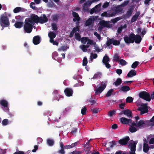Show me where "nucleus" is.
Listing matches in <instances>:
<instances>
[{"label": "nucleus", "mask_w": 154, "mask_h": 154, "mask_svg": "<svg viewBox=\"0 0 154 154\" xmlns=\"http://www.w3.org/2000/svg\"><path fill=\"white\" fill-rule=\"evenodd\" d=\"M124 39L125 42L127 44L133 43L134 42L137 44H139L142 40L141 37L140 35H135L133 33L130 34L129 37L127 36H125Z\"/></svg>", "instance_id": "obj_1"}, {"label": "nucleus", "mask_w": 154, "mask_h": 154, "mask_svg": "<svg viewBox=\"0 0 154 154\" xmlns=\"http://www.w3.org/2000/svg\"><path fill=\"white\" fill-rule=\"evenodd\" d=\"M33 25L29 22V20L26 19L25 21V24L24 26L23 29L24 32L27 33H31L32 30Z\"/></svg>", "instance_id": "obj_2"}, {"label": "nucleus", "mask_w": 154, "mask_h": 154, "mask_svg": "<svg viewBox=\"0 0 154 154\" xmlns=\"http://www.w3.org/2000/svg\"><path fill=\"white\" fill-rule=\"evenodd\" d=\"M106 82H103L101 85L98 88L94 87L95 88V94L97 95L100 94L105 89L106 86Z\"/></svg>", "instance_id": "obj_3"}, {"label": "nucleus", "mask_w": 154, "mask_h": 154, "mask_svg": "<svg viewBox=\"0 0 154 154\" xmlns=\"http://www.w3.org/2000/svg\"><path fill=\"white\" fill-rule=\"evenodd\" d=\"M139 96L140 98L147 101H150L151 100L150 94L146 91L140 92L139 94Z\"/></svg>", "instance_id": "obj_4"}, {"label": "nucleus", "mask_w": 154, "mask_h": 154, "mask_svg": "<svg viewBox=\"0 0 154 154\" xmlns=\"http://www.w3.org/2000/svg\"><path fill=\"white\" fill-rule=\"evenodd\" d=\"M0 24L1 26L2 25H5L6 26H9L10 23L8 18L6 16L2 15L0 19Z\"/></svg>", "instance_id": "obj_5"}, {"label": "nucleus", "mask_w": 154, "mask_h": 154, "mask_svg": "<svg viewBox=\"0 0 154 154\" xmlns=\"http://www.w3.org/2000/svg\"><path fill=\"white\" fill-rule=\"evenodd\" d=\"M27 19L29 20V22H30L33 25L35 23L37 24L39 23V17L37 15L33 14V16L30 18H27Z\"/></svg>", "instance_id": "obj_6"}, {"label": "nucleus", "mask_w": 154, "mask_h": 154, "mask_svg": "<svg viewBox=\"0 0 154 154\" xmlns=\"http://www.w3.org/2000/svg\"><path fill=\"white\" fill-rule=\"evenodd\" d=\"M137 110L140 112V115H142L143 114L146 113L148 112L147 106L146 104H142L138 107Z\"/></svg>", "instance_id": "obj_7"}, {"label": "nucleus", "mask_w": 154, "mask_h": 154, "mask_svg": "<svg viewBox=\"0 0 154 154\" xmlns=\"http://www.w3.org/2000/svg\"><path fill=\"white\" fill-rule=\"evenodd\" d=\"M122 7L120 5H118L116 7L113 8L112 10L114 11L112 13L113 14V16H114L117 13L121 12L123 10V8H122Z\"/></svg>", "instance_id": "obj_8"}, {"label": "nucleus", "mask_w": 154, "mask_h": 154, "mask_svg": "<svg viewBox=\"0 0 154 154\" xmlns=\"http://www.w3.org/2000/svg\"><path fill=\"white\" fill-rule=\"evenodd\" d=\"M0 104L4 107V110L6 112L8 111L9 109L8 107V103L5 100H0Z\"/></svg>", "instance_id": "obj_9"}, {"label": "nucleus", "mask_w": 154, "mask_h": 154, "mask_svg": "<svg viewBox=\"0 0 154 154\" xmlns=\"http://www.w3.org/2000/svg\"><path fill=\"white\" fill-rule=\"evenodd\" d=\"M119 120L123 124H128L129 125H131L129 123H131L132 120L131 119H127L124 117L121 118Z\"/></svg>", "instance_id": "obj_10"}, {"label": "nucleus", "mask_w": 154, "mask_h": 154, "mask_svg": "<svg viewBox=\"0 0 154 154\" xmlns=\"http://www.w3.org/2000/svg\"><path fill=\"white\" fill-rule=\"evenodd\" d=\"M95 19L94 17H91L90 18H88L85 22V25L86 26H89L92 25H93Z\"/></svg>", "instance_id": "obj_11"}, {"label": "nucleus", "mask_w": 154, "mask_h": 154, "mask_svg": "<svg viewBox=\"0 0 154 154\" xmlns=\"http://www.w3.org/2000/svg\"><path fill=\"white\" fill-rule=\"evenodd\" d=\"M129 140L130 138L129 137L127 136L123 139L120 140L118 141L119 143L121 145H126Z\"/></svg>", "instance_id": "obj_12"}, {"label": "nucleus", "mask_w": 154, "mask_h": 154, "mask_svg": "<svg viewBox=\"0 0 154 154\" xmlns=\"http://www.w3.org/2000/svg\"><path fill=\"white\" fill-rule=\"evenodd\" d=\"M100 24L101 25V28L104 27H110L109 22L108 21H101L100 22Z\"/></svg>", "instance_id": "obj_13"}, {"label": "nucleus", "mask_w": 154, "mask_h": 154, "mask_svg": "<svg viewBox=\"0 0 154 154\" xmlns=\"http://www.w3.org/2000/svg\"><path fill=\"white\" fill-rule=\"evenodd\" d=\"M64 91L67 96L70 97L72 96L73 91L71 88H67L65 89Z\"/></svg>", "instance_id": "obj_14"}, {"label": "nucleus", "mask_w": 154, "mask_h": 154, "mask_svg": "<svg viewBox=\"0 0 154 154\" xmlns=\"http://www.w3.org/2000/svg\"><path fill=\"white\" fill-rule=\"evenodd\" d=\"M130 145L131 146V150L129 151V154H136L135 151H136V144L135 143H131Z\"/></svg>", "instance_id": "obj_15"}, {"label": "nucleus", "mask_w": 154, "mask_h": 154, "mask_svg": "<svg viewBox=\"0 0 154 154\" xmlns=\"http://www.w3.org/2000/svg\"><path fill=\"white\" fill-rule=\"evenodd\" d=\"M48 19L45 14H43V17H39V23L43 24L48 22Z\"/></svg>", "instance_id": "obj_16"}, {"label": "nucleus", "mask_w": 154, "mask_h": 154, "mask_svg": "<svg viewBox=\"0 0 154 154\" xmlns=\"http://www.w3.org/2000/svg\"><path fill=\"white\" fill-rule=\"evenodd\" d=\"M41 38L39 35L34 36L33 38V42L35 45L39 44L41 42Z\"/></svg>", "instance_id": "obj_17"}, {"label": "nucleus", "mask_w": 154, "mask_h": 154, "mask_svg": "<svg viewBox=\"0 0 154 154\" xmlns=\"http://www.w3.org/2000/svg\"><path fill=\"white\" fill-rule=\"evenodd\" d=\"M124 114L128 118H131L132 117V113L131 111L128 109L124 110Z\"/></svg>", "instance_id": "obj_18"}, {"label": "nucleus", "mask_w": 154, "mask_h": 154, "mask_svg": "<svg viewBox=\"0 0 154 154\" xmlns=\"http://www.w3.org/2000/svg\"><path fill=\"white\" fill-rule=\"evenodd\" d=\"M72 15L74 17L73 19V21L74 22L78 21L79 22L80 20V17L79 16L78 14L75 12L73 11L72 12Z\"/></svg>", "instance_id": "obj_19"}, {"label": "nucleus", "mask_w": 154, "mask_h": 154, "mask_svg": "<svg viewBox=\"0 0 154 154\" xmlns=\"http://www.w3.org/2000/svg\"><path fill=\"white\" fill-rule=\"evenodd\" d=\"M92 3L91 1H88L85 2L83 6V10L87 11L88 9V8L91 5Z\"/></svg>", "instance_id": "obj_20"}, {"label": "nucleus", "mask_w": 154, "mask_h": 154, "mask_svg": "<svg viewBox=\"0 0 154 154\" xmlns=\"http://www.w3.org/2000/svg\"><path fill=\"white\" fill-rule=\"evenodd\" d=\"M134 9V7L133 5H131L129 9L127 11L126 14V15L128 17H129L131 16Z\"/></svg>", "instance_id": "obj_21"}, {"label": "nucleus", "mask_w": 154, "mask_h": 154, "mask_svg": "<svg viewBox=\"0 0 154 154\" xmlns=\"http://www.w3.org/2000/svg\"><path fill=\"white\" fill-rule=\"evenodd\" d=\"M140 14V12H137L134 15L131 19L132 23L134 22L137 20L138 17Z\"/></svg>", "instance_id": "obj_22"}, {"label": "nucleus", "mask_w": 154, "mask_h": 154, "mask_svg": "<svg viewBox=\"0 0 154 154\" xmlns=\"http://www.w3.org/2000/svg\"><path fill=\"white\" fill-rule=\"evenodd\" d=\"M84 147L85 148V150L88 151H91V146L90 145L89 140H88L87 142L84 144Z\"/></svg>", "instance_id": "obj_23"}, {"label": "nucleus", "mask_w": 154, "mask_h": 154, "mask_svg": "<svg viewBox=\"0 0 154 154\" xmlns=\"http://www.w3.org/2000/svg\"><path fill=\"white\" fill-rule=\"evenodd\" d=\"M136 75V73L134 70H131V71L128 73L127 77H132Z\"/></svg>", "instance_id": "obj_24"}, {"label": "nucleus", "mask_w": 154, "mask_h": 154, "mask_svg": "<svg viewBox=\"0 0 154 154\" xmlns=\"http://www.w3.org/2000/svg\"><path fill=\"white\" fill-rule=\"evenodd\" d=\"M102 17H113V14L111 13H108L106 12H104L101 14Z\"/></svg>", "instance_id": "obj_25"}, {"label": "nucleus", "mask_w": 154, "mask_h": 154, "mask_svg": "<svg viewBox=\"0 0 154 154\" xmlns=\"http://www.w3.org/2000/svg\"><path fill=\"white\" fill-rule=\"evenodd\" d=\"M23 23L22 22H16L14 24V26L17 28H20L23 25Z\"/></svg>", "instance_id": "obj_26"}, {"label": "nucleus", "mask_w": 154, "mask_h": 154, "mask_svg": "<svg viewBox=\"0 0 154 154\" xmlns=\"http://www.w3.org/2000/svg\"><path fill=\"white\" fill-rule=\"evenodd\" d=\"M149 147L147 144L145 143H143V150L144 152L147 153L149 150Z\"/></svg>", "instance_id": "obj_27"}, {"label": "nucleus", "mask_w": 154, "mask_h": 154, "mask_svg": "<svg viewBox=\"0 0 154 154\" xmlns=\"http://www.w3.org/2000/svg\"><path fill=\"white\" fill-rule=\"evenodd\" d=\"M122 80L120 78H118L115 82L113 83V85L116 86H117L120 85L122 83Z\"/></svg>", "instance_id": "obj_28"}, {"label": "nucleus", "mask_w": 154, "mask_h": 154, "mask_svg": "<svg viewBox=\"0 0 154 154\" xmlns=\"http://www.w3.org/2000/svg\"><path fill=\"white\" fill-rule=\"evenodd\" d=\"M121 90L123 92H127L130 90V88L128 86H124L121 87Z\"/></svg>", "instance_id": "obj_29"}, {"label": "nucleus", "mask_w": 154, "mask_h": 154, "mask_svg": "<svg viewBox=\"0 0 154 154\" xmlns=\"http://www.w3.org/2000/svg\"><path fill=\"white\" fill-rule=\"evenodd\" d=\"M109 58L107 55H105L103 58L102 62L103 63H108L109 61Z\"/></svg>", "instance_id": "obj_30"}, {"label": "nucleus", "mask_w": 154, "mask_h": 154, "mask_svg": "<svg viewBox=\"0 0 154 154\" xmlns=\"http://www.w3.org/2000/svg\"><path fill=\"white\" fill-rule=\"evenodd\" d=\"M47 143L49 146H52L54 144V141L53 139H48L47 140Z\"/></svg>", "instance_id": "obj_31"}, {"label": "nucleus", "mask_w": 154, "mask_h": 154, "mask_svg": "<svg viewBox=\"0 0 154 154\" xmlns=\"http://www.w3.org/2000/svg\"><path fill=\"white\" fill-rule=\"evenodd\" d=\"M145 123L144 121L140 120L137 123V127H142L143 125L145 124Z\"/></svg>", "instance_id": "obj_32"}, {"label": "nucleus", "mask_w": 154, "mask_h": 154, "mask_svg": "<svg viewBox=\"0 0 154 154\" xmlns=\"http://www.w3.org/2000/svg\"><path fill=\"white\" fill-rule=\"evenodd\" d=\"M122 19V18L121 17H116L114 19H112L111 20V22L113 23H115L119 20Z\"/></svg>", "instance_id": "obj_33"}, {"label": "nucleus", "mask_w": 154, "mask_h": 154, "mask_svg": "<svg viewBox=\"0 0 154 154\" xmlns=\"http://www.w3.org/2000/svg\"><path fill=\"white\" fill-rule=\"evenodd\" d=\"M22 8L20 7H17L15 8L13 10V12L15 13H17L21 11Z\"/></svg>", "instance_id": "obj_34"}, {"label": "nucleus", "mask_w": 154, "mask_h": 154, "mask_svg": "<svg viewBox=\"0 0 154 154\" xmlns=\"http://www.w3.org/2000/svg\"><path fill=\"white\" fill-rule=\"evenodd\" d=\"M48 36L50 38H54L56 36V34L53 32H50L48 34Z\"/></svg>", "instance_id": "obj_35"}, {"label": "nucleus", "mask_w": 154, "mask_h": 154, "mask_svg": "<svg viewBox=\"0 0 154 154\" xmlns=\"http://www.w3.org/2000/svg\"><path fill=\"white\" fill-rule=\"evenodd\" d=\"M137 129L134 126H131L129 128V131L131 133H134L136 131Z\"/></svg>", "instance_id": "obj_36"}, {"label": "nucleus", "mask_w": 154, "mask_h": 154, "mask_svg": "<svg viewBox=\"0 0 154 154\" xmlns=\"http://www.w3.org/2000/svg\"><path fill=\"white\" fill-rule=\"evenodd\" d=\"M59 18V16L57 14H55L52 16V18L53 20L57 21Z\"/></svg>", "instance_id": "obj_37"}, {"label": "nucleus", "mask_w": 154, "mask_h": 154, "mask_svg": "<svg viewBox=\"0 0 154 154\" xmlns=\"http://www.w3.org/2000/svg\"><path fill=\"white\" fill-rule=\"evenodd\" d=\"M113 91V90L112 89H110L109 91L106 95V97H109L111 96Z\"/></svg>", "instance_id": "obj_38"}, {"label": "nucleus", "mask_w": 154, "mask_h": 154, "mask_svg": "<svg viewBox=\"0 0 154 154\" xmlns=\"http://www.w3.org/2000/svg\"><path fill=\"white\" fill-rule=\"evenodd\" d=\"M102 75V74L100 72H98V73L95 74L94 75L93 78L97 79L100 78V76Z\"/></svg>", "instance_id": "obj_39"}, {"label": "nucleus", "mask_w": 154, "mask_h": 154, "mask_svg": "<svg viewBox=\"0 0 154 154\" xmlns=\"http://www.w3.org/2000/svg\"><path fill=\"white\" fill-rule=\"evenodd\" d=\"M88 37H83L81 38V42L83 44H85L88 40Z\"/></svg>", "instance_id": "obj_40"}, {"label": "nucleus", "mask_w": 154, "mask_h": 154, "mask_svg": "<svg viewBox=\"0 0 154 154\" xmlns=\"http://www.w3.org/2000/svg\"><path fill=\"white\" fill-rule=\"evenodd\" d=\"M133 98L131 97H128L126 100L127 103H131L133 102Z\"/></svg>", "instance_id": "obj_41"}, {"label": "nucleus", "mask_w": 154, "mask_h": 154, "mask_svg": "<svg viewBox=\"0 0 154 154\" xmlns=\"http://www.w3.org/2000/svg\"><path fill=\"white\" fill-rule=\"evenodd\" d=\"M97 57V55L96 54H93L91 53V56L90 57L91 60H92L94 59H96Z\"/></svg>", "instance_id": "obj_42"}, {"label": "nucleus", "mask_w": 154, "mask_h": 154, "mask_svg": "<svg viewBox=\"0 0 154 154\" xmlns=\"http://www.w3.org/2000/svg\"><path fill=\"white\" fill-rule=\"evenodd\" d=\"M116 112L115 110H110L108 113V115L110 117H112L115 113Z\"/></svg>", "instance_id": "obj_43"}, {"label": "nucleus", "mask_w": 154, "mask_h": 154, "mask_svg": "<svg viewBox=\"0 0 154 154\" xmlns=\"http://www.w3.org/2000/svg\"><path fill=\"white\" fill-rule=\"evenodd\" d=\"M119 64L122 66H125L126 64V61L123 59H121L119 60Z\"/></svg>", "instance_id": "obj_44"}, {"label": "nucleus", "mask_w": 154, "mask_h": 154, "mask_svg": "<svg viewBox=\"0 0 154 154\" xmlns=\"http://www.w3.org/2000/svg\"><path fill=\"white\" fill-rule=\"evenodd\" d=\"M119 57L117 54H115L113 57V60L117 62L119 60Z\"/></svg>", "instance_id": "obj_45"}, {"label": "nucleus", "mask_w": 154, "mask_h": 154, "mask_svg": "<svg viewBox=\"0 0 154 154\" xmlns=\"http://www.w3.org/2000/svg\"><path fill=\"white\" fill-rule=\"evenodd\" d=\"M100 10H96L94 8L91 9L90 11V13L91 14H92L94 13H97L99 12Z\"/></svg>", "instance_id": "obj_46"}, {"label": "nucleus", "mask_w": 154, "mask_h": 154, "mask_svg": "<svg viewBox=\"0 0 154 154\" xmlns=\"http://www.w3.org/2000/svg\"><path fill=\"white\" fill-rule=\"evenodd\" d=\"M112 40H113V38H109V39H108L106 43V44L107 46H109L112 43Z\"/></svg>", "instance_id": "obj_47"}, {"label": "nucleus", "mask_w": 154, "mask_h": 154, "mask_svg": "<svg viewBox=\"0 0 154 154\" xmlns=\"http://www.w3.org/2000/svg\"><path fill=\"white\" fill-rule=\"evenodd\" d=\"M75 38L78 41H80L81 40V35L80 34L78 33H76L75 34Z\"/></svg>", "instance_id": "obj_48"}, {"label": "nucleus", "mask_w": 154, "mask_h": 154, "mask_svg": "<svg viewBox=\"0 0 154 154\" xmlns=\"http://www.w3.org/2000/svg\"><path fill=\"white\" fill-rule=\"evenodd\" d=\"M8 124V119H5L3 120L2 124L4 126H6Z\"/></svg>", "instance_id": "obj_49"}, {"label": "nucleus", "mask_w": 154, "mask_h": 154, "mask_svg": "<svg viewBox=\"0 0 154 154\" xmlns=\"http://www.w3.org/2000/svg\"><path fill=\"white\" fill-rule=\"evenodd\" d=\"M87 59L86 57H85L83 60L82 65L84 66H86L87 65Z\"/></svg>", "instance_id": "obj_50"}, {"label": "nucleus", "mask_w": 154, "mask_h": 154, "mask_svg": "<svg viewBox=\"0 0 154 154\" xmlns=\"http://www.w3.org/2000/svg\"><path fill=\"white\" fill-rule=\"evenodd\" d=\"M112 44L114 45H118L120 44V41H118L116 40H112Z\"/></svg>", "instance_id": "obj_51"}, {"label": "nucleus", "mask_w": 154, "mask_h": 154, "mask_svg": "<svg viewBox=\"0 0 154 154\" xmlns=\"http://www.w3.org/2000/svg\"><path fill=\"white\" fill-rule=\"evenodd\" d=\"M88 42L87 43V45H95L96 44V42H94L93 41L90 39H88Z\"/></svg>", "instance_id": "obj_52"}, {"label": "nucleus", "mask_w": 154, "mask_h": 154, "mask_svg": "<svg viewBox=\"0 0 154 154\" xmlns=\"http://www.w3.org/2000/svg\"><path fill=\"white\" fill-rule=\"evenodd\" d=\"M87 109L86 107H84L81 110V112L82 115H85L86 113Z\"/></svg>", "instance_id": "obj_53"}, {"label": "nucleus", "mask_w": 154, "mask_h": 154, "mask_svg": "<svg viewBox=\"0 0 154 154\" xmlns=\"http://www.w3.org/2000/svg\"><path fill=\"white\" fill-rule=\"evenodd\" d=\"M66 47L65 46H62L58 48V51H66Z\"/></svg>", "instance_id": "obj_54"}, {"label": "nucleus", "mask_w": 154, "mask_h": 154, "mask_svg": "<svg viewBox=\"0 0 154 154\" xmlns=\"http://www.w3.org/2000/svg\"><path fill=\"white\" fill-rule=\"evenodd\" d=\"M138 61H135L131 65V67L132 68H135L138 65Z\"/></svg>", "instance_id": "obj_55"}, {"label": "nucleus", "mask_w": 154, "mask_h": 154, "mask_svg": "<svg viewBox=\"0 0 154 154\" xmlns=\"http://www.w3.org/2000/svg\"><path fill=\"white\" fill-rule=\"evenodd\" d=\"M51 26L53 30H57V27L56 23H52L51 24Z\"/></svg>", "instance_id": "obj_56"}, {"label": "nucleus", "mask_w": 154, "mask_h": 154, "mask_svg": "<svg viewBox=\"0 0 154 154\" xmlns=\"http://www.w3.org/2000/svg\"><path fill=\"white\" fill-rule=\"evenodd\" d=\"M82 152L80 151H77L76 150L72 152H71L68 154H81Z\"/></svg>", "instance_id": "obj_57"}, {"label": "nucleus", "mask_w": 154, "mask_h": 154, "mask_svg": "<svg viewBox=\"0 0 154 154\" xmlns=\"http://www.w3.org/2000/svg\"><path fill=\"white\" fill-rule=\"evenodd\" d=\"M129 2V0L128 1H124L122 4L120 5V6L122 7H124L126 6Z\"/></svg>", "instance_id": "obj_58"}, {"label": "nucleus", "mask_w": 154, "mask_h": 154, "mask_svg": "<svg viewBox=\"0 0 154 154\" xmlns=\"http://www.w3.org/2000/svg\"><path fill=\"white\" fill-rule=\"evenodd\" d=\"M79 27L78 26H76L73 28L72 31L73 32V33H75L76 32L79 31Z\"/></svg>", "instance_id": "obj_59"}, {"label": "nucleus", "mask_w": 154, "mask_h": 154, "mask_svg": "<svg viewBox=\"0 0 154 154\" xmlns=\"http://www.w3.org/2000/svg\"><path fill=\"white\" fill-rule=\"evenodd\" d=\"M30 7L34 10L36 9V8L35 6V3L33 2H31L30 4Z\"/></svg>", "instance_id": "obj_60"}, {"label": "nucleus", "mask_w": 154, "mask_h": 154, "mask_svg": "<svg viewBox=\"0 0 154 154\" xmlns=\"http://www.w3.org/2000/svg\"><path fill=\"white\" fill-rule=\"evenodd\" d=\"M88 101L91 103V105H93L96 103L95 101L92 99V98L91 97L89 99Z\"/></svg>", "instance_id": "obj_61"}, {"label": "nucleus", "mask_w": 154, "mask_h": 154, "mask_svg": "<svg viewBox=\"0 0 154 154\" xmlns=\"http://www.w3.org/2000/svg\"><path fill=\"white\" fill-rule=\"evenodd\" d=\"M109 5V3L108 2H106L104 3L102 7L103 8H105L107 7Z\"/></svg>", "instance_id": "obj_62"}, {"label": "nucleus", "mask_w": 154, "mask_h": 154, "mask_svg": "<svg viewBox=\"0 0 154 154\" xmlns=\"http://www.w3.org/2000/svg\"><path fill=\"white\" fill-rule=\"evenodd\" d=\"M116 72L119 75H120L122 73V70L121 69H117L116 70Z\"/></svg>", "instance_id": "obj_63"}, {"label": "nucleus", "mask_w": 154, "mask_h": 154, "mask_svg": "<svg viewBox=\"0 0 154 154\" xmlns=\"http://www.w3.org/2000/svg\"><path fill=\"white\" fill-rule=\"evenodd\" d=\"M13 154H24V152L21 151H18L14 152Z\"/></svg>", "instance_id": "obj_64"}]
</instances>
